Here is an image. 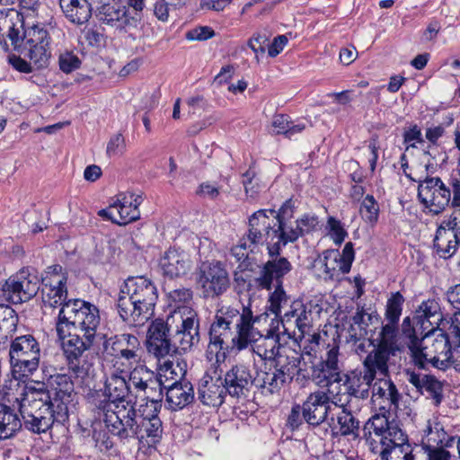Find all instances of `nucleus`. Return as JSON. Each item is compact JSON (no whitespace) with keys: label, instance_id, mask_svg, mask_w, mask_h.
I'll use <instances>...</instances> for the list:
<instances>
[{"label":"nucleus","instance_id":"21","mask_svg":"<svg viewBox=\"0 0 460 460\" xmlns=\"http://www.w3.org/2000/svg\"><path fill=\"white\" fill-rule=\"evenodd\" d=\"M222 370L218 366H213L200 381L199 386V399L208 406L218 407L224 402L227 394L223 379Z\"/></svg>","mask_w":460,"mask_h":460},{"label":"nucleus","instance_id":"26","mask_svg":"<svg viewBox=\"0 0 460 460\" xmlns=\"http://www.w3.org/2000/svg\"><path fill=\"white\" fill-rule=\"evenodd\" d=\"M332 403L330 396L325 392L310 394L302 407L304 420L313 426L323 423L331 411Z\"/></svg>","mask_w":460,"mask_h":460},{"label":"nucleus","instance_id":"24","mask_svg":"<svg viewBox=\"0 0 460 460\" xmlns=\"http://www.w3.org/2000/svg\"><path fill=\"white\" fill-rule=\"evenodd\" d=\"M223 382L230 396L245 398L254 386V376L247 366L236 364L225 374Z\"/></svg>","mask_w":460,"mask_h":460},{"label":"nucleus","instance_id":"45","mask_svg":"<svg viewBox=\"0 0 460 460\" xmlns=\"http://www.w3.org/2000/svg\"><path fill=\"white\" fill-rule=\"evenodd\" d=\"M429 445L450 447L454 442V437L449 436L444 429V426L437 420H429L424 430Z\"/></svg>","mask_w":460,"mask_h":460},{"label":"nucleus","instance_id":"1","mask_svg":"<svg viewBox=\"0 0 460 460\" xmlns=\"http://www.w3.org/2000/svg\"><path fill=\"white\" fill-rule=\"evenodd\" d=\"M259 320L260 316L253 315L249 306L243 305L241 311L230 305L218 308L208 331V358L212 360L215 356L216 364H219L225 359L226 351H242L260 341L254 352L262 359L271 361L283 346L273 330L268 331L265 336L260 332L255 327Z\"/></svg>","mask_w":460,"mask_h":460},{"label":"nucleus","instance_id":"50","mask_svg":"<svg viewBox=\"0 0 460 460\" xmlns=\"http://www.w3.org/2000/svg\"><path fill=\"white\" fill-rule=\"evenodd\" d=\"M341 373H336L327 368L323 361H319L312 367L311 379L321 387H327L333 383H338Z\"/></svg>","mask_w":460,"mask_h":460},{"label":"nucleus","instance_id":"2","mask_svg":"<svg viewBox=\"0 0 460 460\" xmlns=\"http://www.w3.org/2000/svg\"><path fill=\"white\" fill-rule=\"evenodd\" d=\"M157 298V288L149 279L144 276L128 278L118 297V313L129 325L142 326L154 314Z\"/></svg>","mask_w":460,"mask_h":460},{"label":"nucleus","instance_id":"38","mask_svg":"<svg viewBox=\"0 0 460 460\" xmlns=\"http://www.w3.org/2000/svg\"><path fill=\"white\" fill-rule=\"evenodd\" d=\"M66 18L75 24H84L92 16V4L88 0H59Z\"/></svg>","mask_w":460,"mask_h":460},{"label":"nucleus","instance_id":"17","mask_svg":"<svg viewBox=\"0 0 460 460\" xmlns=\"http://www.w3.org/2000/svg\"><path fill=\"white\" fill-rule=\"evenodd\" d=\"M277 225L275 210L256 211L249 218L248 242L253 245L266 243L269 251V243L276 242Z\"/></svg>","mask_w":460,"mask_h":460},{"label":"nucleus","instance_id":"37","mask_svg":"<svg viewBox=\"0 0 460 460\" xmlns=\"http://www.w3.org/2000/svg\"><path fill=\"white\" fill-rule=\"evenodd\" d=\"M48 384L53 391L52 400L57 405L67 406L72 401L74 383L66 374L49 375Z\"/></svg>","mask_w":460,"mask_h":460},{"label":"nucleus","instance_id":"59","mask_svg":"<svg viewBox=\"0 0 460 460\" xmlns=\"http://www.w3.org/2000/svg\"><path fill=\"white\" fill-rule=\"evenodd\" d=\"M81 61L73 51L66 50L59 54L58 66L62 72L69 74L79 68Z\"/></svg>","mask_w":460,"mask_h":460},{"label":"nucleus","instance_id":"31","mask_svg":"<svg viewBox=\"0 0 460 460\" xmlns=\"http://www.w3.org/2000/svg\"><path fill=\"white\" fill-rule=\"evenodd\" d=\"M441 320L442 314L438 303L436 300L429 299L422 302L415 312L413 331L416 332L418 329L422 331L436 330Z\"/></svg>","mask_w":460,"mask_h":460},{"label":"nucleus","instance_id":"7","mask_svg":"<svg viewBox=\"0 0 460 460\" xmlns=\"http://www.w3.org/2000/svg\"><path fill=\"white\" fill-rule=\"evenodd\" d=\"M97 353L103 360L115 359L114 367H128L141 358V344L138 338L130 333L107 337L97 335Z\"/></svg>","mask_w":460,"mask_h":460},{"label":"nucleus","instance_id":"52","mask_svg":"<svg viewBox=\"0 0 460 460\" xmlns=\"http://www.w3.org/2000/svg\"><path fill=\"white\" fill-rule=\"evenodd\" d=\"M147 352L156 359L161 360L177 351L174 341L168 339H161L153 341H146Z\"/></svg>","mask_w":460,"mask_h":460},{"label":"nucleus","instance_id":"44","mask_svg":"<svg viewBox=\"0 0 460 460\" xmlns=\"http://www.w3.org/2000/svg\"><path fill=\"white\" fill-rule=\"evenodd\" d=\"M450 343L447 358L444 361L447 363V368L454 367L460 368V314L454 317L449 327Z\"/></svg>","mask_w":460,"mask_h":460},{"label":"nucleus","instance_id":"51","mask_svg":"<svg viewBox=\"0 0 460 460\" xmlns=\"http://www.w3.org/2000/svg\"><path fill=\"white\" fill-rule=\"evenodd\" d=\"M169 306L173 308L174 314L181 316V311L192 300V291L190 288H180L167 293Z\"/></svg>","mask_w":460,"mask_h":460},{"label":"nucleus","instance_id":"25","mask_svg":"<svg viewBox=\"0 0 460 460\" xmlns=\"http://www.w3.org/2000/svg\"><path fill=\"white\" fill-rule=\"evenodd\" d=\"M368 426L373 429L375 435L379 438L381 449L408 441L407 435L400 427L396 423L389 422L385 417L374 416L367 421L365 429Z\"/></svg>","mask_w":460,"mask_h":460},{"label":"nucleus","instance_id":"39","mask_svg":"<svg viewBox=\"0 0 460 460\" xmlns=\"http://www.w3.org/2000/svg\"><path fill=\"white\" fill-rule=\"evenodd\" d=\"M301 358L302 356L297 351L283 347L276 355V358L271 360L273 361L272 367L290 381L300 364Z\"/></svg>","mask_w":460,"mask_h":460},{"label":"nucleus","instance_id":"11","mask_svg":"<svg viewBox=\"0 0 460 460\" xmlns=\"http://www.w3.org/2000/svg\"><path fill=\"white\" fill-rule=\"evenodd\" d=\"M15 401L18 402L21 415L56 418L57 404L53 402L52 395L43 383L26 384Z\"/></svg>","mask_w":460,"mask_h":460},{"label":"nucleus","instance_id":"9","mask_svg":"<svg viewBox=\"0 0 460 460\" xmlns=\"http://www.w3.org/2000/svg\"><path fill=\"white\" fill-rule=\"evenodd\" d=\"M40 346L31 334L12 339L9 346V361L13 372L22 376L32 375L40 366Z\"/></svg>","mask_w":460,"mask_h":460},{"label":"nucleus","instance_id":"57","mask_svg":"<svg viewBox=\"0 0 460 460\" xmlns=\"http://www.w3.org/2000/svg\"><path fill=\"white\" fill-rule=\"evenodd\" d=\"M139 396H144L146 402H153L155 406L163 400V384L161 379L156 376L149 385L143 390Z\"/></svg>","mask_w":460,"mask_h":460},{"label":"nucleus","instance_id":"12","mask_svg":"<svg viewBox=\"0 0 460 460\" xmlns=\"http://www.w3.org/2000/svg\"><path fill=\"white\" fill-rule=\"evenodd\" d=\"M137 402L114 404L105 402L103 411V421L111 434L119 439H129L133 438V431L137 420Z\"/></svg>","mask_w":460,"mask_h":460},{"label":"nucleus","instance_id":"58","mask_svg":"<svg viewBox=\"0 0 460 460\" xmlns=\"http://www.w3.org/2000/svg\"><path fill=\"white\" fill-rule=\"evenodd\" d=\"M169 326L163 319H155L148 327L146 341L169 338Z\"/></svg>","mask_w":460,"mask_h":460},{"label":"nucleus","instance_id":"63","mask_svg":"<svg viewBox=\"0 0 460 460\" xmlns=\"http://www.w3.org/2000/svg\"><path fill=\"white\" fill-rule=\"evenodd\" d=\"M446 447L428 445L421 447L425 450L428 460H450L451 454L445 449Z\"/></svg>","mask_w":460,"mask_h":460},{"label":"nucleus","instance_id":"22","mask_svg":"<svg viewBox=\"0 0 460 460\" xmlns=\"http://www.w3.org/2000/svg\"><path fill=\"white\" fill-rule=\"evenodd\" d=\"M103 395L108 399L106 402L114 404L137 402L136 399L132 398L133 394H131L128 374L124 371V367H116L106 375Z\"/></svg>","mask_w":460,"mask_h":460},{"label":"nucleus","instance_id":"56","mask_svg":"<svg viewBox=\"0 0 460 460\" xmlns=\"http://www.w3.org/2000/svg\"><path fill=\"white\" fill-rule=\"evenodd\" d=\"M379 207L372 195H367L361 203L360 214L362 218L370 224L376 222Z\"/></svg>","mask_w":460,"mask_h":460},{"label":"nucleus","instance_id":"6","mask_svg":"<svg viewBox=\"0 0 460 460\" xmlns=\"http://www.w3.org/2000/svg\"><path fill=\"white\" fill-rule=\"evenodd\" d=\"M292 265L287 258L267 261L254 279L256 286L261 289L271 290L269 295V310L276 316L281 315V308L288 302V296L283 288V278L291 271Z\"/></svg>","mask_w":460,"mask_h":460},{"label":"nucleus","instance_id":"48","mask_svg":"<svg viewBox=\"0 0 460 460\" xmlns=\"http://www.w3.org/2000/svg\"><path fill=\"white\" fill-rule=\"evenodd\" d=\"M157 376L155 372L149 370L145 366H137L134 367L129 375H128V383L130 382L136 390L135 398L146 388L150 381H153Z\"/></svg>","mask_w":460,"mask_h":460},{"label":"nucleus","instance_id":"32","mask_svg":"<svg viewBox=\"0 0 460 460\" xmlns=\"http://www.w3.org/2000/svg\"><path fill=\"white\" fill-rule=\"evenodd\" d=\"M56 418L53 419H50V416L21 415L25 429L35 434H41L47 432L55 424H63L68 419V408L63 405H56Z\"/></svg>","mask_w":460,"mask_h":460},{"label":"nucleus","instance_id":"34","mask_svg":"<svg viewBox=\"0 0 460 460\" xmlns=\"http://www.w3.org/2000/svg\"><path fill=\"white\" fill-rule=\"evenodd\" d=\"M288 225V220L279 221L276 226V242L269 243V260L273 261L278 260V258H285L281 256L279 252L281 245L285 246L288 243H294L296 241L301 234V230H299L296 224Z\"/></svg>","mask_w":460,"mask_h":460},{"label":"nucleus","instance_id":"20","mask_svg":"<svg viewBox=\"0 0 460 460\" xmlns=\"http://www.w3.org/2000/svg\"><path fill=\"white\" fill-rule=\"evenodd\" d=\"M181 325L173 335L177 350L190 351L200 341L199 317L191 307L181 311Z\"/></svg>","mask_w":460,"mask_h":460},{"label":"nucleus","instance_id":"30","mask_svg":"<svg viewBox=\"0 0 460 460\" xmlns=\"http://www.w3.org/2000/svg\"><path fill=\"white\" fill-rule=\"evenodd\" d=\"M129 201L122 194L118 195L117 200L111 204L107 208L101 209L98 215L103 218L111 220L112 223L119 226H125L139 219V209L133 208Z\"/></svg>","mask_w":460,"mask_h":460},{"label":"nucleus","instance_id":"27","mask_svg":"<svg viewBox=\"0 0 460 460\" xmlns=\"http://www.w3.org/2000/svg\"><path fill=\"white\" fill-rule=\"evenodd\" d=\"M163 275L172 279L186 275L192 267L190 256L184 251L170 248L159 261Z\"/></svg>","mask_w":460,"mask_h":460},{"label":"nucleus","instance_id":"35","mask_svg":"<svg viewBox=\"0 0 460 460\" xmlns=\"http://www.w3.org/2000/svg\"><path fill=\"white\" fill-rule=\"evenodd\" d=\"M288 381L287 376H282L272 366L265 367L264 370L257 372L254 377V386L263 395L279 394L285 384Z\"/></svg>","mask_w":460,"mask_h":460},{"label":"nucleus","instance_id":"53","mask_svg":"<svg viewBox=\"0 0 460 460\" xmlns=\"http://www.w3.org/2000/svg\"><path fill=\"white\" fill-rule=\"evenodd\" d=\"M377 341L378 337L376 339H367L366 336L358 334L353 326L349 331V341L352 342L353 350L358 356L366 354L370 347H373V350L370 352L373 353L377 349Z\"/></svg>","mask_w":460,"mask_h":460},{"label":"nucleus","instance_id":"23","mask_svg":"<svg viewBox=\"0 0 460 460\" xmlns=\"http://www.w3.org/2000/svg\"><path fill=\"white\" fill-rule=\"evenodd\" d=\"M459 245L460 230L450 217L438 227L433 240V248L440 258L447 260L453 257Z\"/></svg>","mask_w":460,"mask_h":460},{"label":"nucleus","instance_id":"4","mask_svg":"<svg viewBox=\"0 0 460 460\" xmlns=\"http://www.w3.org/2000/svg\"><path fill=\"white\" fill-rule=\"evenodd\" d=\"M392 354L377 348L366 357L363 370H355L341 374L339 382L345 387V392L356 398L366 399L369 396L372 382L378 373L385 377L388 375V360Z\"/></svg>","mask_w":460,"mask_h":460},{"label":"nucleus","instance_id":"3","mask_svg":"<svg viewBox=\"0 0 460 460\" xmlns=\"http://www.w3.org/2000/svg\"><path fill=\"white\" fill-rule=\"evenodd\" d=\"M99 323V310L96 306L81 299H72L60 307L56 331L60 340L75 332L95 341Z\"/></svg>","mask_w":460,"mask_h":460},{"label":"nucleus","instance_id":"14","mask_svg":"<svg viewBox=\"0 0 460 460\" xmlns=\"http://www.w3.org/2000/svg\"><path fill=\"white\" fill-rule=\"evenodd\" d=\"M284 333L289 338L302 340L312 326V306L302 300H294L280 316Z\"/></svg>","mask_w":460,"mask_h":460},{"label":"nucleus","instance_id":"61","mask_svg":"<svg viewBox=\"0 0 460 460\" xmlns=\"http://www.w3.org/2000/svg\"><path fill=\"white\" fill-rule=\"evenodd\" d=\"M327 225L330 228L331 238L336 244H341L345 237L348 235V233L342 226L341 221L330 217L328 218Z\"/></svg>","mask_w":460,"mask_h":460},{"label":"nucleus","instance_id":"42","mask_svg":"<svg viewBox=\"0 0 460 460\" xmlns=\"http://www.w3.org/2000/svg\"><path fill=\"white\" fill-rule=\"evenodd\" d=\"M22 426L16 411L4 403H0V440L13 437Z\"/></svg>","mask_w":460,"mask_h":460},{"label":"nucleus","instance_id":"16","mask_svg":"<svg viewBox=\"0 0 460 460\" xmlns=\"http://www.w3.org/2000/svg\"><path fill=\"white\" fill-rule=\"evenodd\" d=\"M404 297L400 292L393 293L387 301L385 319L388 323L382 327L378 334L377 348L394 355L397 349V324L402 314Z\"/></svg>","mask_w":460,"mask_h":460},{"label":"nucleus","instance_id":"40","mask_svg":"<svg viewBox=\"0 0 460 460\" xmlns=\"http://www.w3.org/2000/svg\"><path fill=\"white\" fill-rule=\"evenodd\" d=\"M51 279L49 284H42V302L45 308L55 309L63 307L67 303V287L66 284H60V280Z\"/></svg>","mask_w":460,"mask_h":460},{"label":"nucleus","instance_id":"33","mask_svg":"<svg viewBox=\"0 0 460 460\" xmlns=\"http://www.w3.org/2000/svg\"><path fill=\"white\" fill-rule=\"evenodd\" d=\"M194 400V390L190 382L181 380L174 382L166 391V403L171 411H179L190 404Z\"/></svg>","mask_w":460,"mask_h":460},{"label":"nucleus","instance_id":"5","mask_svg":"<svg viewBox=\"0 0 460 460\" xmlns=\"http://www.w3.org/2000/svg\"><path fill=\"white\" fill-rule=\"evenodd\" d=\"M450 343V331L443 332L441 330L426 331V333L418 339H411L409 349L412 360L420 368L432 366L439 370L447 369V350Z\"/></svg>","mask_w":460,"mask_h":460},{"label":"nucleus","instance_id":"36","mask_svg":"<svg viewBox=\"0 0 460 460\" xmlns=\"http://www.w3.org/2000/svg\"><path fill=\"white\" fill-rule=\"evenodd\" d=\"M133 438L148 447L160 441L163 434L162 421L159 418L138 420L135 425Z\"/></svg>","mask_w":460,"mask_h":460},{"label":"nucleus","instance_id":"13","mask_svg":"<svg viewBox=\"0 0 460 460\" xmlns=\"http://www.w3.org/2000/svg\"><path fill=\"white\" fill-rule=\"evenodd\" d=\"M39 289L38 277L22 270L4 282H0V302L21 304L35 296Z\"/></svg>","mask_w":460,"mask_h":460},{"label":"nucleus","instance_id":"18","mask_svg":"<svg viewBox=\"0 0 460 460\" xmlns=\"http://www.w3.org/2000/svg\"><path fill=\"white\" fill-rule=\"evenodd\" d=\"M199 284L201 287L204 297L215 298L228 290L230 278L220 261H213L200 268Z\"/></svg>","mask_w":460,"mask_h":460},{"label":"nucleus","instance_id":"19","mask_svg":"<svg viewBox=\"0 0 460 460\" xmlns=\"http://www.w3.org/2000/svg\"><path fill=\"white\" fill-rule=\"evenodd\" d=\"M97 17L107 25L124 32L137 29L141 17L132 15L127 5L119 2L103 4L97 9Z\"/></svg>","mask_w":460,"mask_h":460},{"label":"nucleus","instance_id":"47","mask_svg":"<svg viewBox=\"0 0 460 460\" xmlns=\"http://www.w3.org/2000/svg\"><path fill=\"white\" fill-rule=\"evenodd\" d=\"M323 261L325 279L340 280L342 275L349 272V270H345L341 267L342 264L340 261V252L338 251H326Z\"/></svg>","mask_w":460,"mask_h":460},{"label":"nucleus","instance_id":"46","mask_svg":"<svg viewBox=\"0 0 460 460\" xmlns=\"http://www.w3.org/2000/svg\"><path fill=\"white\" fill-rule=\"evenodd\" d=\"M0 302V338H12L17 330L18 315L9 305Z\"/></svg>","mask_w":460,"mask_h":460},{"label":"nucleus","instance_id":"8","mask_svg":"<svg viewBox=\"0 0 460 460\" xmlns=\"http://www.w3.org/2000/svg\"><path fill=\"white\" fill-rule=\"evenodd\" d=\"M49 25L45 23H26L14 49L21 51L32 63L36 69H42L49 66L51 57V36Z\"/></svg>","mask_w":460,"mask_h":460},{"label":"nucleus","instance_id":"43","mask_svg":"<svg viewBox=\"0 0 460 460\" xmlns=\"http://www.w3.org/2000/svg\"><path fill=\"white\" fill-rule=\"evenodd\" d=\"M400 394L395 385L386 378H378L372 385V398L374 400L382 399L384 402L391 409L398 408Z\"/></svg>","mask_w":460,"mask_h":460},{"label":"nucleus","instance_id":"41","mask_svg":"<svg viewBox=\"0 0 460 460\" xmlns=\"http://www.w3.org/2000/svg\"><path fill=\"white\" fill-rule=\"evenodd\" d=\"M382 460H418L422 455L419 445H411L408 441L392 447H384L379 451Z\"/></svg>","mask_w":460,"mask_h":460},{"label":"nucleus","instance_id":"55","mask_svg":"<svg viewBox=\"0 0 460 460\" xmlns=\"http://www.w3.org/2000/svg\"><path fill=\"white\" fill-rule=\"evenodd\" d=\"M423 393H426L433 400L436 406H438L444 398L442 383L432 376H429L426 379Z\"/></svg>","mask_w":460,"mask_h":460},{"label":"nucleus","instance_id":"10","mask_svg":"<svg viewBox=\"0 0 460 460\" xmlns=\"http://www.w3.org/2000/svg\"><path fill=\"white\" fill-rule=\"evenodd\" d=\"M66 337L68 339L63 341L62 348L67 369L75 378L84 380L93 371L88 350L95 341L75 332Z\"/></svg>","mask_w":460,"mask_h":460},{"label":"nucleus","instance_id":"28","mask_svg":"<svg viewBox=\"0 0 460 460\" xmlns=\"http://www.w3.org/2000/svg\"><path fill=\"white\" fill-rule=\"evenodd\" d=\"M330 428L333 437H346L353 440L360 437V421L356 415L343 406L335 417L331 418Z\"/></svg>","mask_w":460,"mask_h":460},{"label":"nucleus","instance_id":"64","mask_svg":"<svg viewBox=\"0 0 460 460\" xmlns=\"http://www.w3.org/2000/svg\"><path fill=\"white\" fill-rule=\"evenodd\" d=\"M449 188H451V201L449 206L460 210V177L451 176L449 179Z\"/></svg>","mask_w":460,"mask_h":460},{"label":"nucleus","instance_id":"54","mask_svg":"<svg viewBox=\"0 0 460 460\" xmlns=\"http://www.w3.org/2000/svg\"><path fill=\"white\" fill-rule=\"evenodd\" d=\"M379 318L376 314H367L363 307H358L357 312L352 316V322L354 325L358 327V333L363 336L367 335V326L372 324L375 321L378 322Z\"/></svg>","mask_w":460,"mask_h":460},{"label":"nucleus","instance_id":"62","mask_svg":"<svg viewBox=\"0 0 460 460\" xmlns=\"http://www.w3.org/2000/svg\"><path fill=\"white\" fill-rule=\"evenodd\" d=\"M301 230L302 236L314 231L319 224L318 217L314 215H305L294 222Z\"/></svg>","mask_w":460,"mask_h":460},{"label":"nucleus","instance_id":"49","mask_svg":"<svg viewBox=\"0 0 460 460\" xmlns=\"http://www.w3.org/2000/svg\"><path fill=\"white\" fill-rule=\"evenodd\" d=\"M245 238H242L238 244L233 246L230 250L228 260L232 262L234 259L235 262H238V269L241 271L248 270L251 266V258L249 256L250 252L253 251L256 245L248 244Z\"/></svg>","mask_w":460,"mask_h":460},{"label":"nucleus","instance_id":"15","mask_svg":"<svg viewBox=\"0 0 460 460\" xmlns=\"http://www.w3.org/2000/svg\"><path fill=\"white\" fill-rule=\"evenodd\" d=\"M418 198L429 212L438 215L449 206L451 190L440 178L427 177L419 184Z\"/></svg>","mask_w":460,"mask_h":460},{"label":"nucleus","instance_id":"29","mask_svg":"<svg viewBox=\"0 0 460 460\" xmlns=\"http://www.w3.org/2000/svg\"><path fill=\"white\" fill-rule=\"evenodd\" d=\"M23 14L14 8L0 10V41L8 38L15 48L25 26Z\"/></svg>","mask_w":460,"mask_h":460},{"label":"nucleus","instance_id":"60","mask_svg":"<svg viewBox=\"0 0 460 460\" xmlns=\"http://www.w3.org/2000/svg\"><path fill=\"white\" fill-rule=\"evenodd\" d=\"M270 33L265 30L254 33L253 36L250 39L248 45L255 53L256 58H258L259 54L265 53L266 46L268 47Z\"/></svg>","mask_w":460,"mask_h":460}]
</instances>
